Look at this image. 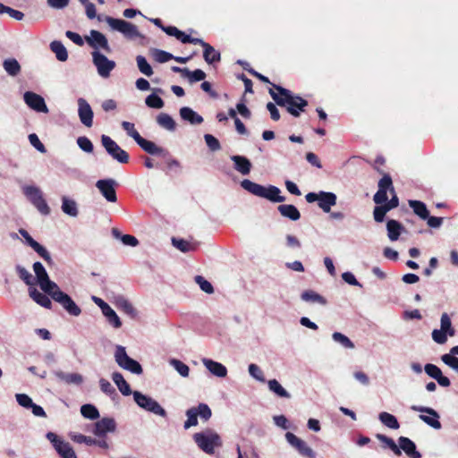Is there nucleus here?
<instances>
[{
  "label": "nucleus",
  "mask_w": 458,
  "mask_h": 458,
  "mask_svg": "<svg viewBox=\"0 0 458 458\" xmlns=\"http://www.w3.org/2000/svg\"><path fill=\"white\" fill-rule=\"evenodd\" d=\"M273 87L277 90V93L270 89L269 94L275 102L280 106H285L292 115L300 116V112L304 111V108L308 106L307 100L300 96L293 95L289 89L281 86L274 84Z\"/></svg>",
  "instance_id": "nucleus-1"
},
{
  "label": "nucleus",
  "mask_w": 458,
  "mask_h": 458,
  "mask_svg": "<svg viewBox=\"0 0 458 458\" xmlns=\"http://www.w3.org/2000/svg\"><path fill=\"white\" fill-rule=\"evenodd\" d=\"M193 440L198 447L208 454H213L215 449L221 447L223 445L220 436L212 428H205L204 430L195 433Z\"/></svg>",
  "instance_id": "nucleus-2"
},
{
  "label": "nucleus",
  "mask_w": 458,
  "mask_h": 458,
  "mask_svg": "<svg viewBox=\"0 0 458 458\" xmlns=\"http://www.w3.org/2000/svg\"><path fill=\"white\" fill-rule=\"evenodd\" d=\"M187 420L184 422V428L188 429L191 427L198 425V417L204 422L208 421L211 416V409L206 403H199L198 406L191 407L186 411Z\"/></svg>",
  "instance_id": "nucleus-3"
},
{
  "label": "nucleus",
  "mask_w": 458,
  "mask_h": 458,
  "mask_svg": "<svg viewBox=\"0 0 458 458\" xmlns=\"http://www.w3.org/2000/svg\"><path fill=\"white\" fill-rule=\"evenodd\" d=\"M106 21L114 30L121 32L125 38L134 39L141 37L136 25L121 19L106 17Z\"/></svg>",
  "instance_id": "nucleus-4"
},
{
  "label": "nucleus",
  "mask_w": 458,
  "mask_h": 458,
  "mask_svg": "<svg viewBox=\"0 0 458 458\" xmlns=\"http://www.w3.org/2000/svg\"><path fill=\"white\" fill-rule=\"evenodd\" d=\"M114 360L121 368L129 370L131 373L140 375L143 371L140 364L137 360L128 356L123 346H116L114 352Z\"/></svg>",
  "instance_id": "nucleus-5"
},
{
  "label": "nucleus",
  "mask_w": 458,
  "mask_h": 458,
  "mask_svg": "<svg viewBox=\"0 0 458 458\" xmlns=\"http://www.w3.org/2000/svg\"><path fill=\"white\" fill-rule=\"evenodd\" d=\"M135 403L142 409L156 415L165 418L167 413L165 410L153 398L141 394L139 391L132 393Z\"/></svg>",
  "instance_id": "nucleus-6"
},
{
  "label": "nucleus",
  "mask_w": 458,
  "mask_h": 458,
  "mask_svg": "<svg viewBox=\"0 0 458 458\" xmlns=\"http://www.w3.org/2000/svg\"><path fill=\"white\" fill-rule=\"evenodd\" d=\"M23 193L42 215L47 216L50 214V208L38 187L25 186L23 187Z\"/></svg>",
  "instance_id": "nucleus-7"
},
{
  "label": "nucleus",
  "mask_w": 458,
  "mask_h": 458,
  "mask_svg": "<svg viewBox=\"0 0 458 458\" xmlns=\"http://www.w3.org/2000/svg\"><path fill=\"white\" fill-rule=\"evenodd\" d=\"M48 295H50L55 301L60 303L70 315L77 317L81 313V308L68 294L62 292L59 286L51 292Z\"/></svg>",
  "instance_id": "nucleus-8"
},
{
  "label": "nucleus",
  "mask_w": 458,
  "mask_h": 458,
  "mask_svg": "<svg viewBox=\"0 0 458 458\" xmlns=\"http://www.w3.org/2000/svg\"><path fill=\"white\" fill-rule=\"evenodd\" d=\"M101 142L106 152L115 160L122 164H126L129 161L128 153L121 148V147L113 140L109 136L102 135Z\"/></svg>",
  "instance_id": "nucleus-9"
},
{
  "label": "nucleus",
  "mask_w": 458,
  "mask_h": 458,
  "mask_svg": "<svg viewBox=\"0 0 458 458\" xmlns=\"http://www.w3.org/2000/svg\"><path fill=\"white\" fill-rule=\"evenodd\" d=\"M33 270L36 274L38 283L41 290L45 293L49 294L55 288L58 287V285L55 282H53L49 279V276H48L45 267H43V265L40 262H35L33 264Z\"/></svg>",
  "instance_id": "nucleus-10"
},
{
  "label": "nucleus",
  "mask_w": 458,
  "mask_h": 458,
  "mask_svg": "<svg viewBox=\"0 0 458 458\" xmlns=\"http://www.w3.org/2000/svg\"><path fill=\"white\" fill-rule=\"evenodd\" d=\"M47 438L53 444L55 451L62 458H77L70 443L64 441L56 434L48 432Z\"/></svg>",
  "instance_id": "nucleus-11"
},
{
  "label": "nucleus",
  "mask_w": 458,
  "mask_h": 458,
  "mask_svg": "<svg viewBox=\"0 0 458 458\" xmlns=\"http://www.w3.org/2000/svg\"><path fill=\"white\" fill-rule=\"evenodd\" d=\"M93 64L97 67L98 74L103 78H108L115 67V63L109 60L99 51L92 52Z\"/></svg>",
  "instance_id": "nucleus-12"
},
{
  "label": "nucleus",
  "mask_w": 458,
  "mask_h": 458,
  "mask_svg": "<svg viewBox=\"0 0 458 458\" xmlns=\"http://www.w3.org/2000/svg\"><path fill=\"white\" fill-rule=\"evenodd\" d=\"M287 442L294 447L300 454L307 458H315V452L302 439L295 436L293 433L287 432L285 434Z\"/></svg>",
  "instance_id": "nucleus-13"
},
{
  "label": "nucleus",
  "mask_w": 458,
  "mask_h": 458,
  "mask_svg": "<svg viewBox=\"0 0 458 458\" xmlns=\"http://www.w3.org/2000/svg\"><path fill=\"white\" fill-rule=\"evenodd\" d=\"M23 99L27 106L36 112L47 114L49 111L44 98L37 93L27 91L23 95Z\"/></svg>",
  "instance_id": "nucleus-14"
},
{
  "label": "nucleus",
  "mask_w": 458,
  "mask_h": 458,
  "mask_svg": "<svg viewBox=\"0 0 458 458\" xmlns=\"http://www.w3.org/2000/svg\"><path fill=\"white\" fill-rule=\"evenodd\" d=\"M116 182L114 179H105L97 182L96 186L109 202H115L117 200L115 192Z\"/></svg>",
  "instance_id": "nucleus-15"
},
{
  "label": "nucleus",
  "mask_w": 458,
  "mask_h": 458,
  "mask_svg": "<svg viewBox=\"0 0 458 458\" xmlns=\"http://www.w3.org/2000/svg\"><path fill=\"white\" fill-rule=\"evenodd\" d=\"M86 41L90 47L96 49L95 51H98V48H102L106 53L111 52L107 38L104 34L98 30H92L90 31V36L86 37Z\"/></svg>",
  "instance_id": "nucleus-16"
},
{
  "label": "nucleus",
  "mask_w": 458,
  "mask_h": 458,
  "mask_svg": "<svg viewBox=\"0 0 458 458\" xmlns=\"http://www.w3.org/2000/svg\"><path fill=\"white\" fill-rule=\"evenodd\" d=\"M78 114L81 122L87 127H91L93 123V111L89 103L84 98L78 99Z\"/></svg>",
  "instance_id": "nucleus-17"
},
{
  "label": "nucleus",
  "mask_w": 458,
  "mask_h": 458,
  "mask_svg": "<svg viewBox=\"0 0 458 458\" xmlns=\"http://www.w3.org/2000/svg\"><path fill=\"white\" fill-rule=\"evenodd\" d=\"M115 421L112 418H104L95 423L93 433L96 436L103 437L107 432H113L115 430Z\"/></svg>",
  "instance_id": "nucleus-18"
},
{
  "label": "nucleus",
  "mask_w": 458,
  "mask_h": 458,
  "mask_svg": "<svg viewBox=\"0 0 458 458\" xmlns=\"http://www.w3.org/2000/svg\"><path fill=\"white\" fill-rule=\"evenodd\" d=\"M398 447L403 450L410 458H420L421 454L416 450L415 444L405 437H400L398 439Z\"/></svg>",
  "instance_id": "nucleus-19"
},
{
  "label": "nucleus",
  "mask_w": 458,
  "mask_h": 458,
  "mask_svg": "<svg viewBox=\"0 0 458 458\" xmlns=\"http://www.w3.org/2000/svg\"><path fill=\"white\" fill-rule=\"evenodd\" d=\"M318 207L326 213H329L331 207L336 204V195L332 192L320 191L318 200Z\"/></svg>",
  "instance_id": "nucleus-20"
},
{
  "label": "nucleus",
  "mask_w": 458,
  "mask_h": 458,
  "mask_svg": "<svg viewBox=\"0 0 458 458\" xmlns=\"http://www.w3.org/2000/svg\"><path fill=\"white\" fill-rule=\"evenodd\" d=\"M231 160L234 164V169L242 175H248L250 173L252 165L247 157L235 155L231 157Z\"/></svg>",
  "instance_id": "nucleus-21"
},
{
  "label": "nucleus",
  "mask_w": 458,
  "mask_h": 458,
  "mask_svg": "<svg viewBox=\"0 0 458 458\" xmlns=\"http://www.w3.org/2000/svg\"><path fill=\"white\" fill-rule=\"evenodd\" d=\"M202 362L214 376L225 377L227 375V369L223 364L207 358L202 359Z\"/></svg>",
  "instance_id": "nucleus-22"
},
{
  "label": "nucleus",
  "mask_w": 458,
  "mask_h": 458,
  "mask_svg": "<svg viewBox=\"0 0 458 458\" xmlns=\"http://www.w3.org/2000/svg\"><path fill=\"white\" fill-rule=\"evenodd\" d=\"M136 142L148 154L162 156H165V154H167L164 148L157 147L154 142L142 137H140Z\"/></svg>",
  "instance_id": "nucleus-23"
},
{
  "label": "nucleus",
  "mask_w": 458,
  "mask_h": 458,
  "mask_svg": "<svg viewBox=\"0 0 458 458\" xmlns=\"http://www.w3.org/2000/svg\"><path fill=\"white\" fill-rule=\"evenodd\" d=\"M180 116L182 120L191 124H200L203 122L201 115L198 114L191 108L184 106L180 109Z\"/></svg>",
  "instance_id": "nucleus-24"
},
{
  "label": "nucleus",
  "mask_w": 458,
  "mask_h": 458,
  "mask_svg": "<svg viewBox=\"0 0 458 458\" xmlns=\"http://www.w3.org/2000/svg\"><path fill=\"white\" fill-rule=\"evenodd\" d=\"M280 193L281 191L279 188L269 185L268 187H264L261 198L267 199L272 202H284L285 200V197L281 196Z\"/></svg>",
  "instance_id": "nucleus-25"
},
{
  "label": "nucleus",
  "mask_w": 458,
  "mask_h": 458,
  "mask_svg": "<svg viewBox=\"0 0 458 458\" xmlns=\"http://www.w3.org/2000/svg\"><path fill=\"white\" fill-rule=\"evenodd\" d=\"M29 294L30 298L33 301H35L38 304L41 305L44 308L51 309L52 302L50 299L47 296V294L40 293L34 287L30 288Z\"/></svg>",
  "instance_id": "nucleus-26"
},
{
  "label": "nucleus",
  "mask_w": 458,
  "mask_h": 458,
  "mask_svg": "<svg viewBox=\"0 0 458 458\" xmlns=\"http://www.w3.org/2000/svg\"><path fill=\"white\" fill-rule=\"evenodd\" d=\"M277 209L283 216L288 217L291 220L296 221V220L300 219V217H301V214H300L299 210L293 205H291V204L279 205Z\"/></svg>",
  "instance_id": "nucleus-27"
},
{
  "label": "nucleus",
  "mask_w": 458,
  "mask_h": 458,
  "mask_svg": "<svg viewBox=\"0 0 458 458\" xmlns=\"http://www.w3.org/2000/svg\"><path fill=\"white\" fill-rule=\"evenodd\" d=\"M55 375L66 384L81 385L83 382V377L79 373H64L63 371H55Z\"/></svg>",
  "instance_id": "nucleus-28"
},
{
  "label": "nucleus",
  "mask_w": 458,
  "mask_h": 458,
  "mask_svg": "<svg viewBox=\"0 0 458 458\" xmlns=\"http://www.w3.org/2000/svg\"><path fill=\"white\" fill-rule=\"evenodd\" d=\"M62 211L71 216H77L79 214L78 206L75 200L64 196L62 198Z\"/></svg>",
  "instance_id": "nucleus-29"
},
{
  "label": "nucleus",
  "mask_w": 458,
  "mask_h": 458,
  "mask_svg": "<svg viewBox=\"0 0 458 458\" xmlns=\"http://www.w3.org/2000/svg\"><path fill=\"white\" fill-rule=\"evenodd\" d=\"M112 379L123 395H130L132 393L129 384L120 372H114L112 374Z\"/></svg>",
  "instance_id": "nucleus-30"
},
{
  "label": "nucleus",
  "mask_w": 458,
  "mask_h": 458,
  "mask_svg": "<svg viewBox=\"0 0 458 458\" xmlns=\"http://www.w3.org/2000/svg\"><path fill=\"white\" fill-rule=\"evenodd\" d=\"M3 67H4V71L10 76H13V77L17 76L21 71V67L19 62L15 58L5 59L3 62Z\"/></svg>",
  "instance_id": "nucleus-31"
},
{
  "label": "nucleus",
  "mask_w": 458,
  "mask_h": 458,
  "mask_svg": "<svg viewBox=\"0 0 458 458\" xmlns=\"http://www.w3.org/2000/svg\"><path fill=\"white\" fill-rule=\"evenodd\" d=\"M241 186L248 192L260 198L263 195V190L265 187L248 179L242 181Z\"/></svg>",
  "instance_id": "nucleus-32"
},
{
  "label": "nucleus",
  "mask_w": 458,
  "mask_h": 458,
  "mask_svg": "<svg viewBox=\"0 0 458 458\" xmlns=\"http://www.w3.org/2000/svg\"><path fill=\"white\" fill-rule=\"evenodd\" d=\"M115 304L118 309H120L122 311H123L130 317L134 318L137 315L136 310L133 308L131 303L125 298L122 296L117 297Z\"/></svg>",
  "instance_id": "nucleus-33"
},
{
  "label": "nucleus",
  "mask_w": 458,
  "mask_h": 458,
  "mask_svg": "<svg viewBox=\"0 0 458 458\" xmlns=\"http://www.w3.org/2000/svg\"><path fill=\"white\" fill-rule=\"evenodd\" d=\"M73 439L78 443H84L88 445H98L99 447H102L105 449L108 448V444L105 439L98 440V439H94L90 437H86V436L81 435V434L75 436Z\"/></svg>",
  "instance_id": "nucleus-34"
},
{
  "label": "nucleus",
  "mask_w": 458,
  "mask_h": 458,
  "mask_svg": "<svg viewBox=\"0 0 458 458\" xmlns=\"http://www.w3.org/2000/svg\"><path fill=\"white\" fill-rule=\"evenodd\" d=\"M403 226L396 220H389L386 225L387 235L391 241H396L400 234Z\"/></svg>",
  "instance_id": "nucleus-35"
},
{
  "label": "nucleus",
  "mask_w": 458,
  "mask_h": 458,
  "mask_svg": "<svg viewBox=\"0 0 458 458\" xmlns=\"http://www.w3.org/2000/svg\"><path fill=\"white\" fill-rule=\"evenodd\" d=\"M409 206L413 209V212L422 219H427L429 216L427 206L419 200H409Z\"/></svg>",
  "instance_id": "nucleus-36"
},
{
  "label": "nucleus",
  "mask_w": 458,
  "mask_h": 458,
  "mask_svg": "<svg viewBox=\"0 0 458 458\" xmlns=\"http://www.w3.org/2000/svg\"><path fill=\"white\" fill-rule=\"evenodd\" d=\"M431 378L437 380L444 387H448L451 385L450 379L444 376L442 370L434 364H431Z\"/></svg>",
  "instance_id": "nucleus-37"
},
{
  "label": "nucleus",
  "mask_w": 458,
  "mask_h": 458,
  "mask_svg": "<svg viewBox=\"0 0 458 458\" xmlns=\"http://www.w3.org/2000/svg\"><path fill=\"white\" fill-rule=\"evenodd\" d=\"M157 122L161 127L171 131H174L176 128L174 120L165 113L159 114L157 117Z\"/></svg>",
  "instance_id": "nucleus-38"
},
{
  "label": "nucleus",
  "mask_w": 458,
  "mask_h": 458,
  "mask_svg": "<svg viewBox=\"0 0 458 458\" xmlns=\"http://www.w3.org/2000/svg\"><path fill=\"white\" fill-rule=\"evenodd\" d=\"M102 312L105 317L107 318L108 322L115 328H119L122 326V322L114 312V310L107 305L106 307H102Z\"/></svg>",
  "instance_id": "nucleus-39"
},
{
  "label": "nucleus",
  "mask_w": 458,
  "mask_h": 458,
  "mask_svg": "<svg viewBox=\"0 0 458 458\" xmlns=\"http://www.w3.org/2000/svg\"><path fill=\"white\" fill-rule=\"evenodd\" d=\"M268 388L271 392L281 398H291V394L281 386L276 379H271L267 382Z\"/></svg>",
  "instance_id": "nucleus-40"
},
{
  "label": "nucleus",
  "mask_w": 458,
  "mask_h": 458,
  "mask_svg": "<svg viewBox=\"0 0 458 458\" xmlns=\"http://www.w3.org/2000/svg\"><path fill=\"white\" fill-rule=\"evenodd\" d=\"M301 299L307 302H318L321 305L327 304V300L312 290L304 291L301 295Z\"/></svg>",
  "instance_id": "nucleus-41"
},
{
  "label": "nucleus",
  "mask_w": 458,
  "mask_h": 458,
  "mask_svg": "<svg viewBox=\"0 0 458 458\" xmlns=\"http://www.w3.org/2000/svg\"><path fill=\"white\" fill-rule=\"evenodd\" d=\"M203 48V57L208 64L220 61V53L216 51L212 46L207 43Z\"/></svg>",
  "instance_id": "nucleus-42"
},
{
  "label": "nucleus",
  "mask_w": 458,
  "mask_h": 458,
  "mask_svg": "<svg viewBox=\"0 0 458 458\" xmlns=\"http://www.w3.org/2000/svg\"><path fill=\"white\" fill-rule=\"evenodd\" d=\"M51 50L55 54L56 58L61 61L64 62L68 58V54L66 51V48L60 41H53L50 44Z\"/></svg>",
  "instance_id": "nucleus-43"
},
{
  "label": "nucleus",
  "mask_w": 458,
  "mask_h": 458,
  "mask_svg": "<svg viewBox=\"0 0 458 458\" xmlns=\"http://www.w3.org/2000/svg\"><path fill=\"white\" fill-rule=\"evenodd\" d=\"M379 420L385 426L392 429H397L400 427L396 418L388 412L383 411L379 413Z\"/></svg>",
  "instance_id": "nucleus-44"
},
{
  "label": "nucleus",
  "mask_w": 458,
  "mask_h": 458,
  "mask_svg": "<svg viewBox=\"0 0 458 458\" xmlns=\"http://www.w3.org/2000/svg\"><path fill=\"white\" fill-rule=\"evenodd\" d=\"M173 245L182 252H189L195 250L197 245L195 243L189 242L183 239H172Z\"/></svg>",
  "instance_id": "nucleus-45"
},
{
  "label": "nucleus",
  "mask_w": 458,
  "mask_h": 458,
  "mask_svg": "<svg viewBox=\"0 0 458 458\" xmlns=\"http://www.w3.org/2000/svg\"><path fill=\"white\" fill-rule=\"evenodd\" d=\"M81 413L84 418L97 420L99 418L98 409L92 404H84L81 407Z\"/></svg>",
  "instance_id": "nucleus-46"
},
{
  "label": "nucleus",
  "mask_w": 458,
  "mask_h": 458,
  "mask_svg": "<svg viewBox=\"0 0 458 458\" xmlns=\"http://www.w3.org/2000/svg\"><path fill=\"white\" fill-rule=\"evenodd\" d=\"M440 329L449 334V336L453 337L455 335V329L452 326L451 318L447 313H443L441 316V326Z\"/></svg>",
  "instance_id": "nucleus-47"
},
{
  "label": "nucleus",
  "mask_w": 458,
  "mask_h": 458,
  "mask_svg": "<svg viewBox=\"0 0 458 458\" xmlns=\"http://www.w3.org/2000/svg\"><path fill=\"white\" fill-rule=\"evenodd\" d=\"M377 438L380 442H382V443L386 444V446H387V447H388V448H389V449H390V450H391L394 454H396V455H401V454H402V453H401V451H400V448L398 447V445L395 444V442H394L392 438H390V437H386V436H385V435H382V434H377Z\"/></svg>",
  "instance_id": "nucleus-48"
},
{
  "label": "nucleus",
  "mask_w": 458,
  "mask_h": 458,
  "mask_svg": "<svg viewBox=\"0 0 458 458\" xmlns=\"http://www.w3.org/2000/svg\"><path fill=\"white\" fill-rule=\"evenodd\" d=\"M377 438L380 442H382V443L386 444V446H387V447H388V448H389V449H390V450H391L394 454H396V455H401V454H402V453H401V451H400V448L398 447V445L395 444V442H394L392 438H390V437H386V436H385V435H382V434H377Z\"/></svg>",
  "instance_id": "nucleus-49"
},
{
  "label": "nucleus",
  "mask_w": 458,
  "mask_h": 458,
  "mask_svg": "<svg viewBox=\"0 0 458 458\" xmlns=\"http://www.w3.org/2000/svg\"><path fill=\"white\" fill-rule=\"evenodd\" d=\"M136 61L138 68L140 71V72H142L146 76H151L153 74V70L144 56L138 55L136 57Z\"/></svg>",
  "instance_id": "nucleus-50"
},
{
  "label": "nucleus",
  "mask_w": 458,
  "mask_h": 458,
  "mask_svg": "<svg viewBox=\"0 0 458 458\" xmlns=\"http://www.w3.org/2000/svg\"><path fill=\"white\" fill-rule=\"evenodd\" d=\"M145 103L148 107L157 109L162 108L165 105L163 99L155 94L148 96L145 99Z\"/></svg>",
  "instance_id": "nucleus-51"
},
{
  "label": "nucleus",
  "mask_w": 458,
  "mask_h": 458,
  "mask_svg": "<svg viewBox=\"0 0 458 458\" xmlns=\"http://www.w3.org/2000/svg\"><path fill=\"white\" fill-rule=\"evenodd\" d=\"M185 78H187L191 83H193L196 81H203L206 78V73L200 69L191 72L187 68V71H185Z\"/></svg>",
  "instance_id": "nucleus-52"
},
{
  "label": "nucleus",
  "mask_w": 458,
  "mask_h": 458,
  "mask_svg": "<svg viewBox=\"0 0 458 458\" xmlns=\"http://www.w3.org/2000/svg\"><path fill=\"white\" fill-rule=\"evenodd\" d=\"M332 338L334 339V341L342 344L344 348H348V349L354 348L353 343L346 335H343L342 333L335 332L332 335Z\"/></svg>",
  "instance_id": "nucleus-53"
},
{
  "label": "nucleus",
  "mask_w": 458,
  "mask_h": 458,
  "mask_svg": "<svg viewBox=\"0 0 458 458\" xmlns=\"http://www.w3.org/2000/svg\"><path fill=\"white\" fill-rule=\"evenodd\" d=\"M16 271L21 280L28 285H32L34 284L33 276L23 267L18 265L16 266Z\"/></svg>",
  "instance_id": "nucleus-54"
},
{
  "label": "nucleus",
  "mask_w": 458,
  "mask_h": 458,
  "mask_svg": "<svg viewBox=\"0 0 458 458\" xmlns=\"http://www.w3.org/2000/svg\"><path fill=\"white\" fill-rule=\"evenodd\" d=\"M170 363L182 377H186L189 376L190 369L186 364L175 359H172Z\"/></svg>",
  "instance_id": "nucleus-55"
},
{
  "label": "nucleus",
  "mask_w": 458,
  "mask_h": 458,
  "mask_svg": "<svg viewBox=\"0 0 458 458\" xmlns=\"http://www.w3.org/2000/svg\"><path fill=\"white\" fill-rule=\"evenodd\" d=\"M442 361L458 374V358L450 353H445L441 357Z\"/></svg>",
  "instance_id": "nucleus-56"
},
{
  "label": "nucleus",
  "mask_w": 458,
  "mask_h": 458,
  "mask_svg": "<svg viewBox=\"0 0 458 458\" xmlns=\"http://www.w3.org/2000/svg\"><path fill=\"white\" fill-rule=\"evenodd\" d=\"M194 280L199 285L200 289L203 292H205L208 294H211L214 293V288H213L212 284L208 280H206L203 276H196Z\"/></svg>",
  "instance_id": "nucleus-57"
},
{
  "label": "nucleus",
  "mask_w": 458,
  "mask_h": 458,
  "mask_svg": "<svg viewBox=\"0 0 458 458\" xmlns=\"http://www.w3.org/2000/svg\"><path fill=\"white\" fill-rule=\"evenodd\" d=\"M449 334L445 331H442L441 329H434L431 333L432 339L439 344H444L447 342V337Z\"/></svg>",
  "instance_id": "nucleus-58"
},
{
  "label": "nucleus",
  "mask_w": 458,
  "mask_h": 458,
  "mask_svg": "<svg viewBox=\"0 0 458 458\" xmlns=\"http://www.w3.org/2000/svg\"><path fill=\"white\" fill-rule=\"evenodd\" d=\"M378 190L380 191H387L390 190L392 193H394V190L393 187V182L390 175L385 174L378 182Z\"/></svg>",
  "instance_id": "nucleus-59"
},
{
  "label": "nucleus",
  "mask_w": 458,
  "mask_h": 458,
  "mask_svg": "<svg viewBox=\"0 0 458 458\" xmlns=\"http://www.w3.org/2000/svg\"><path fill=\"white\" fill-rule=\"evenodd\" d=\"M122 127L135 141H137L141 137L136 131L133 123L124 121L122 123Z\"/></svg>",
  "instance_id": "nucleus-60"
},
{
  "label": "nucleus",
  "mask_w": 458,
  "mask_h": 458,
  "mask_svg": "<svg viewBox=\"0 0 458 458\" xmlns=\"http://www.w3.org/2000/svg\"><path fill=\"white\" fill-rule=\"evenodd\" d=\"M31 248L42 258L47 263L52 262L51 256L49 252L38 242H36L34 244H32Z\"/></svg>",
  "instance_id": "nucleus-61"
},
{
  "label": "nucleus",
  "mask_w": 458,
  "mask_h": 458,
  "mask_svg": "<svg viewBox=\"0 0 458 458\" xmlns=\"http://www.w3.org/2000/svg\"><path fill=\"white\" fill-rule=\"evenodd\" d=\"M78 146L87 153L93 152V144L92 142L85 136H81L77 139Z\"/></svg>",
  "instance_id": "nucleus-62"
},
{
  "label": "nucleus",
  "mask_w": 458,
  "mask_h": 458,
  "mask_svg": "<svg viewBox=\"0 0 458 458\" xmlns=\"http://www.w3.org/2000/svg\"><path fill=\"white\" fill-rule=\"evenodd\" d=\"M204 139H205L206 144L208 145V147L209 148V149L211 151H217L221 148L220 142L213 135L205 134Z\"/></svg>",
  "instance_id": "nucleus-63"
},
{
  "label": "nucleus",
  "mask_w": 458,
  "mask_h": 458,
  "mask_svg": "<svg viewBox=\"0 0 458 458\" xmlns=\"http://www.w3.org/2000/svg\"><path fill=\"white\" fill-rule=\"evenodd\" d=\"M388 211H389V208L386 207V204L381 205V206H377L374 208V212H373L374 219L378 223L383 222L385 216H386V212H388Z\"/></svg>",
  "instance_id": "nucleus-64"
}]
</instances>
